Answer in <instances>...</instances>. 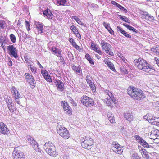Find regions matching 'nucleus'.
I'll list each match as a JSON object with an SVG mask.
<instances>
[{"label": "nucleus", "mask_w": 159, "mask_h": 159, "mask_svg": "<svg viewBox=\"0 0 159 159\" xmlns=\"http://www.w3.org/2000/svg\"><path fill=\"white\" fill-rule=\"evenodd\" d=\"M43 148L46 152L51 156L56 157L58 155L56 152L55 146L51 142L46 143Z\"/></svg>", "instance_id": "obj_3"}, {"label": "nucleus", "mask_w": 159, "mask_h": 159, "mask_svg": "<svg viewBox=\"0 0 159 159\" xmlns=\"http://www.w3.org/2000/svg\"><path fill=\"white\" fill-rule=\"evenodd\" d=\"M90 87V88L93 92H94L96 91V88L93 82H91L88 83Z\"/></svg>", "instance_id": "obj_26"}, {"label": "nucleus", "mask_w": 159, "mask_h": 159, "mask_svg": "<svg viewBox=\"0 0 159 159\" xmlns=\"http://www.w3.org/2000/svg\"><path fill=\"white\" fill-rule=\"evenodd\" d=\"M6 24L5 21L2 20H0V28L4 29V25Z\"/></svg>", "instance_id": "obj_46"}, {"label": "nucleus", "mask_w": 159, "mask_h": 159, "mask_svg": "<svg viewBox=\"0 0 159 159\" xmlns=\"http://www.w3.org/2000/svg\"><path fill=\"white\" fill-rule=\"evenodd\" d=\"M127 93L133 99L137 100H140L141 98H143L145 97L142 91L132 86H130L129 87L127 90Z\"/></svg>", "instance_id": "obj_2"}, {"label": "nucleus", "mask_w": 159, "mask_h": 159, "mask_svg": "<svg viewBox=\"0 0 159 159\" xmlns=\"http://www.w3.org/2000/svg\"><path fill=\"white\" fill-rule=\"evenodd\" d=\"M85 57L89 61L90 63L93 65L94 64L93 60L90 57V56L88 53H87L86 54Z\"/></svg>", "instance_id": "obj_28"}, {"label": "nucleus", "mask_w": 159, "mask_h": 159, "mask_svg": "<svg viewBox=\"0 0 159 159\" xmlns=\"http://www.w3.org/2000/svg\"><path fill=\"white\" fill-rule=\"evenodd\" d=\"M107 95L109 97V98H111V101L113 102L114 104H116L117 102L112 93L111 92H109Z\"/></svg>", "instance_id": "obj_30"}, {"label": "nucleus", "mask_w": 159, "mask_h": 159, "mask_svg": "<svg viewBox=\"0 0 159 159\" xmlns=\"http://www.w3.org/2000/svg\"><path fill=\"white\" fill-rule=\"evenodd\" d=\"M101 46L102 49L104 50L107 54L111 56L114 55V53L111 50V46L110 44L104 40H102L101 43Z\"/></svg>", "instance_id": "obj_5"}, {"label": "nucleus", "mask_w": 159, "mask_h": 159, "mask_svg": "<svg viewBox=\"0 0 159 159\" xmlns=\"http://www.w3.org/2000/svg\"><path fill=\"white\" fill-rule=\"evenodd\" d=\"M13 155L14 159H25V156L22 152L16 151L15 149L13 151Z\"/></svg>", "instance_id": "obj_10"}, {"label": "nucleus", "mask_w": 159, "mask_h": 159, "mask_svg": "<svg viewBox=\"0 0 159 159\" xmlns=\"http://www.w3.org/2000/svg\"><path fill=\"white\" fill-rule=\"evenodd\" d=\"M67 99L68 102L71 103L74 101L72 98L70 96H67Z\"/></svg>", "instance_id": "obj_56"}, {"label": "nucleus", "mask_w": 159, "mask_h": 159, "mask_svg": "<svg viewBox=\"0 0 159 159\" xmlns=\"http://www.w3.org/2000/svg\"><path fill=\"white\" fill-rule=\"evenodd\" d=\"M151 50L155 52L157 55H159V48L157 47H156L155 48H152L151 49Z\"/></svg>", "instance_id": "obj_39"}, {"label": "nucleus", "mask_w": 159, "mask_h": 159, "mask_svg": "<svg viewBox=\"0 0 159 159\" xmlns=\"http://www.w3.org/2000/svg\"><path fill=\"white\" fill-rule=\"evenodd\" d=\"M68 57L69 58H70V60H72L74 59L73 55L71 53L68 54Z\"/></svg>", "instance_id": "obj_61"}, {"label": "nucleus", "mask_w": 159, "mask_h": 159, "mask_svg": "<svg viewBox=\"0 0 159 159\" xmlns=\"http://www.w3.org/2000/svg\"><path fill=\"white\" fill-rule=\"evenodd\" d=\"M5 101L6 102L8 108H9V106L13 104L12 98L10 97H7V98H5Z\"/></svg>", "instance_id": "obj_21"}, {"label": "nucleus", "mask_w": 159, "mask_h": 159, "mask_svg": "<svg viewBox=\"0 0 159 159\" xmlns=\"http://www.w3.org/2000/svg\"><path fill=\"white\" fill-rule=\"evenodd\" d=\"M44 78L46 80L49 82H52V79L51 78V76L50 75L48 74L47 75L46 77H45Z\"/></svg>", "instance_id": "obj_45"}, {"label": "nucleus", "mask_w": 159, "mask_h": 159, "mask_svg": "<svg viewBox=\"0 0 159 159\" xmlns=\"http://www.w3.org/2000/svg\"><path fill=\"white\" fill-rule=\"evenodd\" d=\"M8 108L10 112L12 113H14L15 111H16L17 109L14 106L13 104L10 105L9 106V108Z\"/></svg>", "instance_id": "obj_31"}, {"label": "nucleus", "mask_w": 159, "mask_h": 159, "mask_svg": "<svg viewBox=\"0 0 159 159\" xmlns=\"http://www.w3.org/2000/svg\"><path fill=\"white\" fill-rule=\"evenodd\" d=\"M41 73L43 76L44 78L46 77L48 75V72L46 70H41Z\"/></svg>", "instance_id": "obj_40"}, {"label": "nucleus", "mask_w": 159, "mask_h": 159, "mask_svg": "<svg viewBox=\"0 0 159 159\" xmlns=\"http://www.w3.org/2000/svg\"><path fill=\"white\" fill-rule=\"evenodd\" d=\"M134 62L136 65H137L139 69L144 71L152 74H154L155 72V70L152 68V66L143 59L139 58L135 59Z\"/></svg>", "instance_id": "obj_1"}, {"label": "nucleus", "mask_w": 159, "mask_h": 159, "mask_svg": "<svg viewBox=\"0 0 159 159\" xmlns=\"http://www.w3.org/2000/svg\"><path fill=\"white\" fill-rule=\"evenodd\" d=\"M72 70L79 73H81V68L79 66H75V65L73 64L71 66Z\"/></svg>", "instance_id": "obj_24"}, {"label": "nucleus", "mask_w": 159, "mask_h": 159, "mask_svg": "<svg viewBox=\"0 0 159 159\" xmlns=\"http://www.w3.org/2000/svg\"><path fill=\"white\" fill-rule=\"evenodd\" d=\"M114 152L117 154H121L122 152V151H121V146H120L119 147L118 149H117Z\"/></svg>", "instance_id": "obj_49"}, {"label": "nucleus", "mask_w": 159, "mask_h": 159, "mask_svg": "<svg viewBox=\"0 0 159 159\" xmlns=\"http://www.w3.org/2000/svg\"><path fill=\"white\" fill-rule=\"evenodd\" d=\"M123 25L124 26L126 27L129 30H130L133 31V32H134L136 33H137L138 32V31L137 30H136L133 27H132L129 25L128 24H127L126 23H123Z\"/></svg>", "instance_id": "obj_20"}, {"label": "nucleus", "mask_w": 159, "mask_h": 159, "mask_svg": "<svg viewBox=\"0 0 159 159\" xmlns=\"http://www.w3.org/2000/svg\"><path fill=\"white\" fill-rule=\"evenodd\" d=\"M16 89L15 88V87H13L12 88V89L11 90V92L12 93H13L14 94H15V93L16 92Z\"/></svg>", "instance_id": "obj_58"}, {"label": "nucleus", "mask_w": 159, "mask_h": 159, "mask_svg": "<svg viewBox=\"0 0 159 159\" xmlns=\"http://www.w3.org/2000/svg\"><path fill=\"white\" fill-rule=\"evenodd\" d=\"M133 159H142V158L138 156L137 153H134L133 154Z\"/></svg>", "instance_id": "obj_51"}, {"label": "nucleus", "mask_w": 159, "mask_h": 159, "mask_svg": "<svg viewBox=\"0 0 159 159\" xmlns=\"http://www.w3.org/2000/svg\"><path fill=\"white\" fill-rule=\"evenodd\" d=\"M151 135L159 136V131L157 129L153 130L151 132Z\"/></svg>", "instance_id": "obj_35"}, {"label": "nucleus", "mask_w": 159, "mask_h": 159, "mask_svg": "<svg viewBox=\"0 0 159 159\" xmlns=\"http://www.w3.org/2000/svg\"><path fill=\"white\" fill-rule=\"evenodd\" d=\"M123 35H124L126 37L129 38H131V36L129 34H128L125 31H124V33L122 34Z\"/></svg>", "instance_id": "obj_54"}, {"label": "nucleus", "mask_w": 159, "mask_h": 159, "mask_svg": "<svg viewBox=\"0 0 159 159\" xmlns=\"http://www.w3.org/2000/svg\"><path fill=\"white\" fill-rule=\"evenodd\" d=\"M36 28L38 31V33L41 34L43 33V24L42 23H39L36 25Z\"/></svg>", "instance_id": "obj_23"}, {"label": "nucleus", "mask_w": 159, "mask_h": 159, "mask_svg": "<svg viewBox=\"0 0 159 159\" xmlns=\"http://www.w3.org/2000/svg\"><path fill=\"white\" fill-rule=\"evenodd\" d=\"M105 64H106L108 67H109L112 70L114 71L115 70V68L114 65L109 60H107L105 61H104Z\"/></svg>", "instance_id": "obj_18"}, {"label": "nucleus", "mask_w": 159, "mask_h": 159, "mask_svg": "<svg viewBox=\"0 0 159 159\" xmlns=\"http://www.w3.org/2000/svg\"><path fill=\"white\" fill-rule=\"evenodd\" d=\"M24 76L25 78L28 80H30L34 78L32 75L27 73H25Z\"/></svg>", "instance_id": "obj_34"}, {"label": "nucleus", "mask_w": 159, "mask_h": 159, "mask_svg": "<svg viewBox=\"0 0 159 159\" xmlns=\"http://www.w3.org/2000/svg\"><path fill=\"white\" fill-rule=\"evenodd\" d=\"M108 120L111 123H113L114 122H115V119L114 116L111 117H108Z\"/></svg>", "instance_id": "obj_50"}, {"label": "nucleus", "mask_w": 159, "mask_h": 159, "mask_svg": "<svg viewBox=\"0 0 159 159\" xmlns=\"http://www.w3.org/2000/svg\"><path fill=\"white\" fill-rule=\"evenodd\" d=\"M4 38L2 36H0V43H3L4 42Z\"/></svg>", "instance_id": "obj_60"}, {"label": "nucleus", "mask_w": 159, "mask_h": 159, "mask_svg": "<svg viewBox=\"0 0 159 159\" xmlns=\"http://www.w3.org/2000/svg\"><path fill=\"white\" fill-rule=\"evenodd\" d=\"M125 118L127 120L131 121L133 120L134 116L132 113L126 112L124 114Z\"/></svg>", "instance_id": "obj_16"}, {"label": "nucleus", "mask_w": 159, "mask_h": 159, "mask_svg": "<svg viewBox=\"0 0 159 159\" xmlns=\"http://www.w3.org/2000/svg\"><path fill=\"white\" fill-rule=\"evenodd\" d=\"M143 18L145 19L147 21H152L153 20H154V17L151 16L150 14L145 17H144Z\"/></svg>", "instance_id": "obj_32"}, {"label": "nucleus", "mask_w": 159, "mask_h": 159, "mask_svg": "<svg viewBox=\"0 0 159 159\" xmlns=\"http://www.w3.org/2000/svg\"><path fill=\"white\" fill-rule=\"evenodd\" d=\"M92 78L90 75H87L86 77V80L88 84L91 82H92L91 79Z\"/></svg>", "instance_id": "obj_43"}, {"label": "nucleus", "mask_w": 159, "mask_h": 159, "mask_svg": "<svg viewBox=\"0 0 159 159\" xmlns=\"http://www.w3.org/2000/svg\"><path fill=\"white\" fill-rule=\"evenodd\" d=\"M57 129V133L61 136L62 135L64 132H65L67 130L65 128L63 127L61 125H58Z\"/></svg>", "instance_id": "obj_15"}, {"label": "nucleus", "mask_w": 159, "mask_h": 159, "mask_svg": "<svg viewBox=\"0 0 159 159\" xmlns=\"http://www.w3.org/2000/svg\"><path fill=\"white\" fill-rule=\"evenodd\" d=\"M70 29L74 34H76V32H77V30L75 27L74 25H72L70 27Z\"/></svg>", "instance_id": "obj_48"}, {"label": "nucleus", "mask_w": 159, "mask_h": 159, "mask_svg": "<svg viewBox=\"0 0 159 159\" xmlns=\"http://www.w3.org/2000/svg\"><path fill=\"white\" fill-rule=\"evenodd\" d=\"M121 20L124 21H125L128 23L130 24L131 23L129 19L125 16H123Z\"/></svg>", "instance_id": "obj_44"}, {"label": "nucleus", "mask_w": 159, "mask_h": 159, "mask_svg": "<svg viewBox=\"0 0 159 159\" xmlns=\"http://www.w3.org/2000/svg\"><path fill=\"white\" fill-rule=\"evenodd\" d=\"M16 92L15 93L14 95H15V98H16V99L21 98H22V96L21 95H20V93H19V92L17 90H16Z\"/></svg>", "instance_id": "obj_42"}, {"label": "nucleus", "mask_w": 159, "mask_h": 159, "mask_svg": "<svg viewBox=\"0 0 159 159\" xmlns=\"http://www.w3.org/2000/svg\"><path fill=\"white\" fill-rule=\"evenodd\" d=\"M27 139L28 140V142L30 143L31 145L34 143H36V141L30 136L28 135L27 136Z\"/></svg>", "instance_id": "obj_25"}, {"label": "nucleus", "mask_w": 159, "mask_h": 159, "mask_svg": "<svg viewBox=\"0 0 159 159\" xmlns=\"http://www.w3.org/2000/svg\"><path fill=\"white\" fill-rule=\"evenodd\" d=\"M54 3L60 5L64 6L66 2V0H53Z\"/></svg>", "instance_id": "obj_22"}, {"label": "nucleus", "mask_w": 159, "mask_h": 159, "mask_svg": "<svg viewBox=\"0 0 159 159\" xmlns=\"http://www.w3.org/2000/svg\"><path fill=\"white\" fill-rule=\"evenodd\" d=\"M81 103L87 107H90L93 106L94 103L93 99L86 95H84L81 99Z\"/></svg>", "instance_id": "obj_6"}, {"label": "nucleus", "mask_w": 159, "mask_h": 159, "mask_svg": "<svg viewBox=\"0 0 159 159\" xmlns=\"http://www.w3.org/2000/svg\"><path fill=\"white\" fill-rule=\"evenodd\" d=\"M91 47L92 48L93 50L95 51H96L99 48L96 47L95 45H94V46L93 47V45H91Z\"/></svg>", "instance_id": "obj_59"}, {"label": "nucleus", "mask_w": 159, "mask_h": 159, "mask_svg": "<svg viewBox=\"0 0 159 159\" xmlns=\"http://www.w3.org/2000/svg\"><path fill=\"white\" fill-rule=\"evenodd\" d=\"M0 132L5 135H8L10 134L7 125L2 122H0Z\"/></svg>", "instance_id": "obj_9"}, {"label": "nucleus", "mask_w": 159, "mask_h": 159, "mask_svg": "<svg viewBox=\"0 0 159 159\" xmlns=\"http://www.w3.org/2000/svg\"><path fill=\"white\" fill-rule=\"evenodd\" d=\"M30 69L31 70V71L34 73H36L37 71V69L36 67H35L34 66L31 64L30 65Z\"/></svg>", "instance_id": "obj_41"}, {"label": "nucleus", "mask_w": 159, "mask_h": 159, "mask_svg": "<svg viewBox=\"0 0 159 159\" xmlns=\"http://www.w3.org/2000/svg\"><path fill=\"white\" fill-rule=\"evenodd\" d=\"M22 36L24 38L26 39L28 37V34L25 33L23 32L22 33Z\"/></svg>", "instance_id": "obj_62"}, {"label": "nucleus", "mask_w": 159, "mask_h": 159, "mask_svg": "<svg viewBox=\"0 0 159 159\" xmlns=\"http://www.w3.org/2000/svg\"><path fill=\"white\" fill-rule=\"evenodd\" d=\"M27 82L30 84L31 87L32 88H34L35 87L36 83L34 78L30 80H27Z\"/></svg>", "instance_id": "obj_27"}, {"label": "nucleus", "mask_w": 159, "mask_h": 159, "mask_svg": "<svg viewBox=\"0 0 159 159\" xmlns=\"http://www.w3.org/2000/svg\"><path fill=\"white\" fill-rule=\"evenodd\" d=\"M103 24L105 27L108 30L110 34H114V31L110 27V24L109 23L104 22Z\"/></svg>", "instance_id": "obj_17"}, {"label": "nucleus", "mask_w": 159, "mask_h": 159, "mask_svg": "<svg viewBox=\"0 0 159 159\" xmlns=\"http://www.w3.org/2000/svg\"><path fill=\"white\" fill-rule=\"evenodd\" d=\"M116 30L117 31H119L122 34H123L125 31L122 28L119 26L117 27Z\"/></svg>", "instance_id": "obj_47"}, {"label": "nucleus", "mask_w": 159, "mask_h": 159, "mask_svg": "<svg viewBox=\"0 0 159 159\" xmlns=\"http://www.w3.org/2000/svg\"><path fill=\"white\" fill-rule=\"evenodd\" d=\"M8 65L10 66H11L12 65V63L11 60V58L10 57H8Z\"/></svg>", "instance_id": "obj_57"}, {"label": "nucleus", "mask_w": 159, "mask_h": 159, "mask_svg": "<svg viewBox=\"0 0 159 159\" xmlns=\"http://www.w3.org/2000/svg\"><path fill=\"white\" fill-rule=\"evenodd\" d=\"M96 52L100 55H102V52L101 50L99 48Z\"/></svg>", "instance_id": "obj_63"}, {"label": "nucleus", "mask_w": 159, "mask_h": 159, "mask_svg": "<svg viewBox=\"0 0 159 159\" xmlns=\"http://www.w3.org/2000/svg\"><path fill=\"white\" fill-rule=\"evenodd\" d=\"M25 23H26V29L28 31H29L30 30V26L29 22L28 21H25Z\"/></svg>", "instance_id": "obj_55"}, {"label": "nucleus", "mask_w": 159, "mask_h": 159, "mask_svg": "<svg viewBox=\"0 0 159 159\" xmlns=\"http://www.w3.org/2000/svg\"><path fill=\"white\" fill-rule=\"evenodd\" d=\"M56 86L57 87L58 90L62 92L64 90L63 83L60 80L57 79L55 82Z\"/></svg>", "instance_id": "obj_12"}, {"label": "nucleus", "mask_w": 159, "mask_h": 159, "mask_svg": "<svg viewBox=\"0 0 159 159\" xmlns=\"http://www.w3.org/2000/svg\"><path fill=\"white\" fill-rule=\"evenodd\" d=\"M105 101L106 102V103L107 106H110L111 107L113 106L112 105H111V104L113 102L111 101V98H107L105 99Z\"/></svg>", "instance_id": "obj_36"}, {"label": "nucleus", "mask_w": 159, "mask_h": 159, "mask_svg": "<svg viewBox=\"0 0 159 159\" xmlns=\"http://www.w3.org/2000/svg\"><path fill=\"white\" fill-rule=\"evenodd\" d=\"M72 19H74L79 24L81 25H84V24L82 23L80 20L76 16H73L72 17Z\"/></svg>", "instance_id": "obj_33"}, {"label": "nucleus", "mask_w": 159, "mask_h": 159, "mask_svg": "<svg viewBox=\"0 0 159 159\" xmlns=\"http://www.w3.org/2000/svg\"><path fill=\"white\" fill-rule=\"evenodd\" d=\"M84 140L83 141L82 140L81 146L83 148L87 149L91 148V146L93 143V139L90 137H85L84 138Z\"/></svg>", "instance_id": "obj_7"}, {"label": "nucleus", "mask_w": 159, "mask_h": 159, "mask_svg": "<svg viewBox=\"0 0 159 159\" xmlns=\"http://www.w3.org/2000/svg\"><path fill=\"white\" fill-rule=\"evenodd\" d=\"M137 142L144 148H150L152 150L154 149V147L149 143L141 137L139 135H135L134 137Z\"/></svg>", "instance_id": "obj_4"}, {"label": "nucleus", "mask_w": 159, "mask_h": 159, "mask_svg": "<svg viewBox=\"0 0 159 159\" xmlns=\"http://www.w3.org/2000/svg\"><path fill=\"white\" fill-rule=\"evenodd\" d=\"M114 116L113 114L112 113L110 112H108L107 113V116L108 118V117H111L112 116Z\"/></svg>", "instance_id": "obj_64"}, {"label": "nucleus", "mask_w": 159, "mask_h": 159, "mask_svg": "<svg viewBox=\"0 0 159 159\" xmlns=\"http://www.w3.org/2000/svg\"><path fill=\"white\" fill-rule=\"evenodd\" d=\"M141 153L142 157L148 159L149 158V156L148 155V152L146 151L145 149H143L141 148Z\"/></svg>", "instance_id": "obj_19"}, {"label": "nucleus", "mask_w": 159, "mask_h": 159, "mask_svg": "<svg viewBox=\"0 0 159 159\" xmlns=\"http://www.w3.org/2000/svg\"><path fill=\"white\" fill-rule=\"evenodd\" d=\"M120 146L118 143V144H116V145L114 146H113L111 148L112 150L114 152H115V151L117 149L119 148V147Z\"/></svg>", "instance_id": "obj_52"}, {"label": "nucleus", "mask_w": 159, "mask_h": 159, "mask_svg": "<svg viewBox=\"0 0 159 159\" xmlns=\"http://www.w3.org/2000/svg\"><path fill=\"white\" fill-rule=\"evenodd\" d=\"M10 39L11 41L13 43H15L16 42V38L14 35L11 34L10 35Z\"/></svg>", "instance_id": "obj_38"}, {"label": "nucleus", "mask_w": 159, "mask_h": 159, "mask_svg": "<svg viewBox=\"0 0 159 159\" xmlns=\"http://www.w3.org/2000/svg\"><path fill=\"white\" fill-rule=\"evenodd\" d=\"M70 135L67 129L65 131V132H64V134H63V135H61V137H62L65 139H68L70 137Z\"/></svg>", "instance_id": "obj_29"}, {"label": "nucleus", "mask_w": 159, "mask_h": 159, "mask_svg": "<svg viewBox=\"0 0 159 159\" xmlns=\"http://www.w3.org/2000/svg\"><path fill=\"white\" fill-rule=\"evenodd\" d=\"M33 147V148L36 151L38 152H40L41 153V154H39V156L40 157H41L43 156L42 153H43V151H42L39 148V145L36 142V143H34L31 145Z\"/></svg>", "instance_id": "obj_14"}, {"label": "nucleus", "mask_w": 159, "mask_h": 159, "mask_svg": "<svg viewBox=\"0 0 159 159\" xmlns=\"http://www.w3.org/2000/svg\"><path fill=\"white\" fill-rule=\"evenodd\" d=\"M152 125L159 126V117H156L155 121L152 122Z\"/></svg>", "instance_id": "obj_37"}, {"label": "nucleus", "mask_w": 159, "mask_h": 159, "mask_svg": "<svg viewBox=\"0 0 159 159\" xmlns=\"http://www.w3.org/2000/svg\"><path fill=\"white\" fill-rule=\"evenodd\" d=\"M7 49L8 53L11 57H13L16 59L18 58L17 50L14 45H10L7 47Z\"/></svg>", "instance_id": "obj_8"}, {"label": "nucleus", "mask_w": 159, "mask_h": 159, "mask_svg": "<svg viewBox=\"0 0 159 159\" xmlns=\"http://www.w3.org/2000/svg\"><path fill=\"white\" fill-rule=\"evenodd\" d=\"M61 104L63 106V108L65 111L70 115L72 114L71 108L69 105L66 101H62Z\"/></svg>", "instance_id": "obj_11"}, {"label": "nucleus", "mask_w": 159, "mask_h": 159, "mask_svg": "<svg viewBox=\"0 0 159 159\" xmlns=\"http://www.w3.org/2000/svg\"><path fill=\"white\" fill-rule=\"evenodd\" d=\"M58 48H56V47H52L51 48V51L53 52V53L54 54H56L57 53V51Z\"/></svg>", "instance_id": "obj_53"}, {"label": "nucleus", "mask_w": 159, "mask_h": 159, "mask_svg": "<svg viewBox=\"0 0 159 159\" xmlns=\"http://www.w3.org/2000/svg\"><path fill=\"white\" fill-rule=\"evenodd\" d=\"M43 13L44 16H46L48 19H51L52 18L53 14L51 11L48 9L45 10L43 12Z\"/></svg>", "instance_id": "obj_13"}]
</instances>
